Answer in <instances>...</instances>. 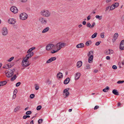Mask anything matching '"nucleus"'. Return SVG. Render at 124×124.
Returning a JSON list of instances; mask_svg holds the SVG:
<instances>
[{
  "label": "nucleus",
  "mask_w": 124,
  "mask_h": 124,
  "mask_svg": "<svg viewBox=\"0 0 124 124\" xmlns=\"http://www.w3.org/2000/svg\"><path fill=\"white\" fill-rule=\"evenodd\" d=\"M30 64V63H29V61L28 59L24 58L22 62V67H26L29 66Z\"/></svg>",
  "instance_id": "1"
},
{
  "label": "nucleus",
  "mask_w": 124,
  "mask_h": 124,
  "mask_svg": "<svg viewBox=\"0 0 124 124\" xmlns=\"http://www.w3.org/2000/svg\"><path fill=\"white\" fill-rule=\"evenodd\" d=\"M41 14L45 17H48L50 16V13L48 10H44L41 11Z\"/></svg>",
  "instance_id": "2"
},
{
  "label": "nucleus",
  "mask_w": 124,
  "mask_h": 124,
  "mask_svg": "<svg viewBox=\"0 0 124 124\" xmlns=\"http://www.w3.org/2000/svg\"><path fill=\"white\" fill-rule=\"evenodd\" d=\"M66 44L65 43H61L60 42L57 43L55 46V47L60 50L61 48L64 47L66 46Z\"/></svg>",
  "instance_id": "3"
},
{
  "label": "nucleus",
  "mask_w": 124,
  "mask_h": 124,
  "mask_svg": "<svg viewBox=\"0 0 124 124\" xmlns=\"http://www.w3.org/2000/svg\"><path fill=\"white\" fill-rule=\"evenodd\" d=\"M20 18L23 20L26 19L28 15L27 14L25 13L21 14L20 15Z\"/></svg>",
  "instance_id": "4"
},
{
  "label": "nucleus",
  "mask_w": 124,
  "mask_h": 124,
  "mask_svg": "<svg viewBox=\"0 0 124 124\" xmlns=\"http://www.w3.org/2000/svg\"><path fill=\"white\" fill-rule=\"evenodd\" d=\"M39 21L41 23L43 24H45L47 23V21L46 19L41 17L39 19Z\"/></svg>",
  "instance_id": "5"
},
{
  "label": "nucleus",
  "mask_w": 124,
  "mask_h": 124,
  "mask_svg": "<svg viewBox=\"0 0 124 124\" xmlns=\"http://www.w3.org/2000/svg\"><path fill=\"white\" fill-rule=\"evenodd\" d=\"M2 35L5 36L7 35L8 34V30L6 27H3L2 30Z\"/></svg>",
  "instance_id": "6"
},
{
  "label": "nucleus",
  "mask_w": 124,
  "mask_h": 124,
  "mask_svg": "<svg viewBox=\"0 0 124 124\" xmlns=\"http://www.w3.org/2000/svg\"><path fill=\"white\" fill-rule=\"evenodd\" d=\"M13 74L14 73L13 71L11 70H9L8 72L6 73V76L8 78L11 77Z\"/></svg>",
  "instance_id": "7"
},
{
  "label": "nucleus",
  "mask_w": 124,
  "mask_h": 124,
  "mask_svg": "<svg viewBox=\"0 0 124 124\" xmlns=\"http://www.w3.org/2000/svg\"><path fill=\"white\" fill-rule=\"evenodd\" d=\"M10 10L11 12L15 14L17 13L18 11L17 8L15 6L11 7L10 8Z\"/></svg>",
  "instance_id": "8"
},
{
  "label": "nucleus",
  "mask_w": 124,
  "mask_h": 124,
  "mask_svg": "<svg viewBox=\"0 0 124 124\" xmlns=\"http://www.w3.org/2000/svg\"><path fill=\"white\" fill-rule=\"evenodd\" d=\"M8 22V23L11 24H14L16 22V20L13 18L9 19Z\"/></svg>",
  "instance_id": "9"
},
{
  "label": "nucleus",
  "mask_w": 124,
  "mask_h": 124,
  "mask_svg": "<svg viewBox=\"0 0 124 124\" xmlns=\"http://www.w3.org/2000/svg\"><path fill=\"white\" fill-rule=\"evenodd\" d=\"M119 48L121 50H123L124 49V40H122L120 42Z\"/></svg>",
  "instance_id": "10"
},
{
  "label": "nucleus",
  "mask_w": 124,
  "mask_h": 124,
  "mask_svg": "<svg viewBox=\"0 0 124 124\" xmlns=\"http://www.w3.org/2000/svg\"><path fill=\"white\" fill-rule=\"evenodd\" d=\"M33 54L34 53L32 52H31L27 54L25 58L28 59L29 58L32 57Z\"/></svg>",
  "instance_id": "11"
},
{
  "label": "nucleus",
  "mask_w": 124,
  "mask_h": 124,
  "mask_svg": "<svg viewBox=\"0 0 124 124\" xmlns=\"http://www.w3.org/2000/svg\"><path fill=\"white\" fill-rule=\"evenodd\" d=\"M95 24V23L94 22L93 23L92 25L90 23H87L86 24V26L88 27H89L90 28H92L94 27Z\"/></svg>",
  "instance_id": "12"
},
{
  "label": "nucleus",
  "mask_w": 124,
  "mask_h": 124,
  "mask_svg": "<svg viewBox=\"0 0 124 124\" xmlns=\"http://www.w3.org/2000/svg\"><path fill=\"white\" fill-rule=\"evenodd\" d=\"M118 35L117 33H116L114 34L113 37V38L112 39L113 42L114 43L117 39Z\"/></svg>",
  "instance_id": "13"
},
{
  "label": "nucleus",
  "mask_w": 124,
  "mask_h": 124,
  "mask_svg": "<svg viewBox=\"0 0 124 124\" xmlns=\"http://www.w3.org/2000/svg\"><path fill=\"white\" fill-rule=\"evenodd\" d=\"M64 95H65L67 97L69 95V93L68 90L67 89H65L63 91Z\"/></svg>",
  "instance_id": "14"
},
{
  "label": "nucleus",
  "mask_w": 124,
  "mask_h": 124,
  "mask_svg": "<svg viewBox=\"0 0 124 124\" xmlns=\"http://www.w3.org/2000/svg\"><path fill=\"white\" fill-rule=\"evenodd\" d=\"M84 45L83 43H81L78 44L76 46V47L77 48H81L84 47Z\"/></svg>",
  "instance_id": "15"
},
{
  "label": "nucleus",
  "mask_w": 124,
  "mask_h": 124,
  "mask_svg": "<svg viewBox=\"0 0 124 124\" xmlns=\"http://www.w3.org/2000/svg\"><path fill=\"white\" fill-rule=\"evenodd\" d=\"M81 75V74L79 73H77L75 75V80H77L79 78L80 76Z\"/></svg>",
  "instance_id": "16"
},
{
  "label": "nucleus",
  "mask_w": 124,
  "mask_h": 124,
  "mask_svg": "<svg viewBox=\"0 0 124 124\" xmlns=\"http://www.w3.org/2000/svg\"><path fill=\"white\" fill-rule=\"evenodd\" d=\"M70 80V78H67L64 81V84L66 85L68 84Z\"/></svg>",
  "instance_id": "17"
},
{
  "label": "nucleus",
  "mask_w": 124,
  "mask_h": 124,
  "mask_svg": "<svg viewBox=\"0 0 124 124\" xmlns=\"http://www.w3.org/2000/svg\"><path fill=\"white\" fill-rule=\"evenodd\" d=\"M93 55H90L88 59V62L90 63L92 62L93 60Z\"/></svg>",
  "instance_id": "18"
},
{
  "label": "nucleus",
  "mask_w": 124,
  "mask_h": 124,
  "mask_svg": "<svg viewBox=\"0 0 124 124\" xmlns=\"http://www.w3.org/2000/svg\"><path fill=\"white\" fill-rule=\"evenodd\" d=\"M57 78H62L63 77L62 73L61 72L58 73L57 75Z\"/></svg>",
  "instance_id": "19"
},
{
  "label": "nucleus",
  "mask_w": 124,
  "mask_h": 124,
  "mask_svg": "<svg viewBox=\"0 0 124 124\" xmlns=\"http://www.w3.org/2000/svg\"><path fill=\"white\" fill-rule=\"evenodd\" d=\"M82 62L80 61L78 62L77 63V66L78 68H80L82 65Z\"/></svg>",
  "instance_id": "20"
},
{
  "label": "nucleus",
  "mask_w": 124,
  "mask_h": 124,
  "mask_svg": "<svg viewBox=\"0 0 124 124\" xmlns=\"http://www.w3.org/2000/svg\"><path fill=\"white\" fill-rule=\"evenodd\" d=\"M49 29V27H47L45 28L42 31V33H44L48 31Z\"/></svg>",
  "instance_id": "21"
},
{
  "label": "nucleus",
  "mask_w": 124,
  "mask_h": 124,
  "mask_svg": "<svg viewBox=\"0 0 124 124\" xmlns=\"http://www.w3.org/2000/svg\"><path fill=\"white\" fill-rule=\"evenodd\" d=\"M112 93L114 94L115 95H119V93L117 91L116 89H114L112 91Z\"/></svg>",
  "instance_id": "22"
},
{
  "label": "nucleus",
  "mask_w": 124,
  "mask_h": 124,
  "mask_svg": "<svg viewBox=\"0 0 124 124\" xmlns=\"http://www.w3.org/2000/svg\"><path fill=\"white\" fill-rule=\"evenodd\" d=\"M109 89V88L108 86H107L106 87L103 89L102 91L103 92H107L108 91V90Z\"/></svg>",
  "instance_id": "23"
},
{
  "label": "nucleus",
  "mask_w": 124,
  "mask_h": 124,
  "mask_svg": "<svg viewBox=\"0 0 124 124\" xmlns=\"http://www.w3.org/2000/svg\"><path fill=\"white\" fill-rule=\"evenodd\" d=\"M92 42L90 40H89L86 42L85 43V45L86 46H89L91 44Z\"/></svg>",
  "instance_id": "24"
},
{
  "label": "nucleus",
  "mask_w": 124,
  "mask_h": 124,
  "mask_svg": "<svg viewBox=\"0 0 124 124\" xmlns=\"http://www.w3.org/2000/svg\"><path fill=\"white\" fill-rule=\"evenodd\" d=\"M20 109V106H17L14 109V111L15 112H16L18 110H19Z\"/></svg>",
  "instance_id": "25"
},
{
  "label": "nucleus",
  "mask_w": 124,
  "mask_h": 124,
  "mask_svg": "<svg viewBox=\"0 0 124 124\" xmlns=\"http://www.w3.org/2000/svg\"><path fill=\"white\" fill-rule=\"evenodd\" d=\"M17 78L16 75L15 74L14 75V76L12 77L11 78L10 80L11 81H13L14 80Z\"/></svg>",
  "instance_id": "26"
},
{
  "label": "nucleus",
  "mask_w": 124,
  "mask_h": 124,
  "mask_svg": "<svg viewBox=\"0 0 124 124\" xmlns=\"http://www.w3.org/2000/svg\"><path fill=\"white\" fill-rule=\"evenodd\" d=\"M110 49H109L108 50H107L106 51L105 54L106 55H108V54H112V52H110Z\"/></svg>",
  "instance_id": "27"
},
{
  "label": "nucleus",
  "mask_w": 124,
  "mask_h": 124,
  "mask_svg": "<svg viewBox=\"0 0 124 124\" xmlns=\"http://www.w3.org/2000/svg\"><path fill=\"white\" fill-rule=\"evenodd\" d=\"M46 82L48 85L51 84L52 83V81H50L49 79H47Z\"/></svg>",
  "instance_id": "28"
},
{
  "label": "nucleus",
  "mask_w": 124,
  "mask_h": 124,
  "mask_svg": "<svg viewBox=\"0 0 124 124\" xmlns=\"http://www.w3.org/2000/svg\"><path fill=\"white\" fill-rule=\"evenodd\" d=\"M90 69V65L88 64H87L85 66V70L86 69Z\"/></svg>",
  "instance_id": "29"
},
{
  "label": "nucleus",
  "mask_w": 124,
  "mask_h": 124,
  "mask_svg": "<svg viewBox=\"0 0 124 124\" xmlns=\"http://www.w3.org/2000/svg\"><path fill=\"white\" fill-rule=\"evenodd\" d=\"M113 5L114 6V7L115 8H117L118 7L119 5V3L118 2H116Z\"/></svg>",
  "instance_id": "30"
},
{
  "label": "nucleus",
  "mask_w": 124,
  "mask_h": 124,
  "mask_svg": "<svg viewBox=\"0 0 124 124\" xmlns=\"http://www.w3.org/2000/svg\"><path fill=\"white\" fill-rule=\"evenodd\" d=\"M49 46H50L51 49H52L54 47V48L55 49V48H56V47H55V46L53 44H49Z\"/></svg>",
  "instance_id": "31"
},
{
  "label": "nucleus",
  "mask_w": 124,
  "mask_h": 124,
  "mask_svg": "<svg viewBox=\"0 0 124 124\" xmlns=\"http://www.w3.org/2000/svg\"><path fill=\"white\" fill-rule=\"evenodd\" d=\"M51 48L49 44L47 45L46 46V50L48 51L51 49Z\"/></svg>",
  "instance_id": "32"
},
{
  "label": "nucleus",
  "mask_w": 124,
  "mask_h": 124,
  "mask_svg": "<svg viewBox=\"0 0 124 124\" xmlns=\"http://www.w3.org/2000/svg\"><path fill=\"white\" fill-rule=\"evenodd\" d=\"M97 35V33L96 32L95 33H94L93 35H92V38H95L96 37Z\"/></svg>",
  "instance_id": "33"
},
{
  "label": "nucleus",
  "mask_w": 124,
  "mask_h": 124,
  "mask_svg": "<svg viewBox=\"0 0 124 124\" xmlns=\"http://www.w3.org/2000/svg\"><path fill=\"white\" fill-rule=\"evenodd\" d=\"M8 65H9V68H10L14 65V63H8Z\"/></svg>",
  "instance_id": "34"
},
{
  "label": "nucleus",
  "mask_w": 124,
  "mask_h": 124,
  "mask_svg": "<svg viewBox=\"0 0 124 124\" xmlns=\"http://www.w3.org/2000/svg\"><path fill=\"white\" fill-rule=\"evenodd\" d=\"M3 68H5L6 69H8L9 68V65H8V64H6L3 67Z\"/></svg>",
  "instance_id": "35"
},
{
  "label": "nucleus",
  "mask_w": 124,
  "mask_h": 124,
  "mask_svg": "<svg viewBox=\"0 0 124 124\" xmlns=\"http://www.w3.org/2000/svg\"><path fill=\"white\" fill-rule=\"evenodd\" d=\"M30 117V116L26 115H24L23 116V118L24 119H26L27 118H29Z\"/></svg>",
  "instance_id": "36"
},
{
  "label": "nucleus",
  "mask_w": 124,
  "mask_h": 124,
  "mask_svg": "<svg viewBox=\"0 0 124 124\" xmlns=\"http://www.w3.org/2000/svg\"><path fill=\"white\" fill-rule=\"evenodd\" d=\"M95 17L97 18L99 20H101L102 19V16H100L99 15H96L95 16Z\"/></svg>",
  "instance_id": "37"
},
{
  "label": "nucleus",
  "mask_w": 124,
  "mask_h": 124,
  "mask_svg": "<svg viewBox=\"0 0 124 124\" xmlns=\"http://www.w3.org/2000/svg\"><path fill=\"white\" fill-rule=\"evenodd\" d=\"M115 8L114 6L112 4L110 7V10H112Z\"/></svg>",
  "instance_id": "38"
},
{
  "label": "nucleus",
  "mask_w": 124,
  "mask_h": 124,
  "mask_svg": "<svg viewBox=\"0 0 124 124\" xmlns=\"http://www.w3.org/2000/svg\"><path fill=\"white\" fill-rule=\"evenodd\" d=\"M57 50L56 51L54 50H53L52 51H51V53L52 54H54L55 53L57 52L59 50V49L58 48H57Z\"/></svg>",
  "instance_id": "39"
},
{
  "label": "nucleus",
  "mask_w": 124,
  "mask_h": 124,
  "mask_svg": "<svg viewBox=\"0 0 124 124\" xmlns=\"http://www.w3.org/2000/svg\"><path fill=\"white\" fill-rule=\"evenodd\" d=\"M31 113V112L30 111H27L26 113V114L27 115H30Z\"/></svg>",
  "instance_id": "40"
},
{
  "label": "nucleus",
  "mask_w": 124,
  "mask_h": 124,
  "mask_svg": "<svg viewBox=\"0 0 124 124\" xmlns=\"http://www.w3.org/2000/svg\"><path fill=\"white\" fill-rule=\"evenodd\" d=\"M43 121V120L42 119H39L38 121V124H40L41 123H42Z\"/></svg>",
  "instance_id": "41"
},
{
  "label": "nucleus",
  "mask_w": 124,
  "mask_h": 124,
  "mask_svg": "<svg viewBox=\"0 0 124 124\" xmlns=\"http://www.w3.org/2000/svg\"><path fill=\"white\" fill-rule=\"evenodd\" d=\"M41 108V106L39 105L38 106L37 108V109L38 110H40Z\"/></svg>",
  "instance_id": "42"
},
{
  "label": "nucleus",
  "mask_w": 124,
  "mask_h": 124,
  "mask_svg": "<svg viewBox=\"0 0 124 124\" xmlns=\"http://www.w3.org/2000/svg\"><path fill=\"white\" fill-rule=\"evenodd\" d=\"M35 95L34 94H31L30 95V97L31 99H33L35 97Z\"/></svg>",
  "instance_id": "43"
},
{
  "label": "nucleus",
  "mask_w": 124,
  "mask_h": 124,
  "mask_svg": "<svg viewBox=\"0 0 124 124\" xmlns=\"http://www.w3.org/2000/svg\"><path fill=\"white\" fill-rule=\"evenodd\" d=\"M14 57H12L8 60V61L9 62H10L14 59Z\"/></svg>",
  "instance_id": "44"
},
{
  "label": "nucleus",
  "mask_w": 124,
  "mask_h": 124,
  "mask_svg": "<svg viewBox=\"0 0 124 124\" xmlns=\"http://www.w3.org/2000/svg\"><path fill=\"white\" fill-rule=\"evenodd\" d=\"M50 58L52 62L55 60L56 59V58L55 57H52Z\"/></svg>",
  "instance_id": "45"
},
{
  "label": "nucleus",
  "mask_w": 124,
  "mask_h": 124,
  "mask_svg": "<svg viewBox=\"0 0 124 124\" xmlns=\"http://www.w3.org/2000/svg\"><path fill=\"white\" fill-rule=\"evenodd\" d=\"M124 82V81L123 80V81H117V83L118 84H121V83H122Z\"/></svg>",
  "instance_id": "46"
},
{
  "label": "nucleus",
  "mask_w": 124,
  "mask_h": 124,
  "mask_svg": "<svg viewBox=\"0 0 124 124\" xmlns=\"http://www.w3.org/2000/svg\"><path fill=\"white\" fill-rule=\"evenodd\" d=\"M104 33H101V38H103L104 37Z\"/></svg>",
  "instance_id": "47"
},
{
  "label": "nucleus",
  "mask_w": 124,
  "mask_h": 124,
  "mask_svg": "<svg viewBox=\"0 0 124 124\" xmlns=\"http://www.w3.org/2000/svg\"><path fill=\"white\" fill-rule=\"evenodd\" d=\"M39 57L38 56H36L32 58V60L33 61H34L36 60Z\"/></svg>",
  "instance_id": "48"
},
{
  "label": "nucleus",
  "mask_w": 124,
  "mask_h": 124,
  "mask_svg": "<svg viewBox=\"0 0 124 124\" xmlns=\"http://www.w3.org/2000/svg\"><path fill=\"white\" fill-rule=\"evenodd\" d=\"M21 83L20 82L17 83L16 84V86L17 87Z\"/></svg>",
  "instance_id": "49"
},
{
  "label": "nucleus",
  "mask_w": 124,
  "mask_h": 124,
  "mask_svg": "<svg viewBox=\"0 0 124 124\" xmlns=\"http://www.w3.org/2000/svg\"><path fill=\"white\" fill-rule=\"evenodd\" d=\"M51 58H50L46 62V63H49L51 62Z\"/></svg>",
  "instance_id": "50"
},
{
  "label": "nucleus",
  "mask_w": 124,
  "mask_h": 124,
  "mask_svg": "<svg viewBox=\"0 0 124 124\" xmlns=\"http://www.w3.org/2000/svg\"><path fill=\"white\" fill-rule=\"evenodd\" d=\"M101 42V41H99V42H96L95 43V45L96 46H98L100 44V43Z\"/></svg>",
  "instance_id": "51"
},
{
  "label": "nucleus",
  "mask_w": 124,
  "mask_h": 124,
  "mask_svg": "<svg viewBox=\"0 0 124 124\" xmlns=\"http://www.w3.org/2000/svg\"><path fill=\"white\" fill-rule=\"evenodd\" d=\"M93 52L92 51H91L89 52V53L87 55L88 56L90 55L91 54H93Z\"/></svg>",
  "instance_id": "52"
},
{
  "label": "nucleus",
  "mask_w": 124,
  "mask_h": 124,
  "mask_svg": "<svg viewBox=\"0 0 124 124\" xmlns=\"http://www.w3.org/2000/svg\"><path fill=\"white\" fill-rule=\"evenodd\" d=\"M112 68L114 69H116L117 68L116 66L115 65H114L113 66Z\"/></svg>",
  "instance_id": "53"
},
{
  "label": "nucleus",
  "mask_w": 124,
  "mask_h": 124,
  "mask_svg": "<svg viewBox=\"0 0 124 124\" xmlns=\"http://www.w3.org/2000/svg\"><path fill=\"white\" fill-rule=\"evenodd\" d=\"M3 85H5L7 83V82L6 81H2Z\"/></svg>",
  "instance_id": "54"
},
{
  "label": "nucleus",
  "mask_w": 124,
  "mask_h": 124,
  "mask_svg": "<svg viewBox=\"0 0 124 124\" xmlns=\"http://www.w3.org/2000/svg\"><path fill=\"white\" fill-rule=\"evenodd\" d=\"M99 108V107L98 106H95L94 108V110H96L98 109Z\"/></svg>",
  "instance_id": "55"
},
{
  "label": "nucleus",
  "mask_w": 124,
  "mask_h": 124,
  "mask_svg": "<svg viewBox=\"0 0 124 124\" xmlns=\"http://www.w3.org/2000/svg\"><path fill=\"white\" fill-rule=\"evenodd\" d=\"M110 7V6H109L106 8V10H105V11L106 12L108 10V9Z\"/></svg>",
  "instance_id": "56"
},
{
  "label": "nucleus",
  "mask_w": 124,
  "mask_h": 124,
  "mask_svg": "<svg viewBox=\"0 0 124 124\" xmlns=\"http://www.w3.org/2000/svg\"><path fill=\"white\" fill-rule=\"evenodd\" d=\"M27 0H20V1L22 2L25 3L27 1Z\"/></svg>",
  "instance_id": "57"
},
{
  "label": "nucleus",
  "mask_w": 124,
  "mask_h": 124,
  "mask_svg": "<svg viewBox=\"0 0 124 124\" xmlns=\"http://www.w3.org/2000/svg\"><path fill=\"white\" fill-rule=\"evenodd\" d=\"M32 51V50H31V49L30 48L27 51V53H30L31 52V51Z\"/></svg>",
  "instance_id": "58"
},
{
  "label": "nucleus",
  "mask_w": 124,
  "mask_h": 124,
  "mask_svg": "<svg viewBox=\"0 0 124 124\" xmlns=\"http://www.w3.org/2000/svg\"><path fill=\"white\" fill-rule=\"evenodd\" d=\"M39 88V87L38 86H35V89L36 90H38Z\"/></svg>",
  "instance_id": "59"
},
{
  "label": "nucleus",
  "mask_w": 124,
  "mask_h": 124,
  "mask_svg": "<svg viewBox=\"0 0 124 124\" xmlns=\"http://www.w3.org/2000/svg\"><path fill=\"white\" fill-rule=\"evenodd\" d=\"M91 18V16L90 15H89L87 17V20L88 21Z\"/></svg>",
  "instance_id": "60"
},
{
  "label": "nucleus",
  "mask_w": 124,
  "mask_h": 124,
  "mask_svg": "<svg viewBox=\"0 0 124 124\" xmlns=\"http://www.w3.org/2000/svg\"><path fill=\"white\" fill-rule=\"evenodd\" d=\"M111 1V0H106V2L107 3H108L110 2Z\"/></svg>",
  "instance_id": "61"
},
{
  "label": "nucleus",
  "mask_w": 124,
  "mask_h": 124,
  "mask_svg": "<svg viewBox=\"0 0 124 124\" xmlns=\"http://www.w3.org/2000/svg\"><path fill=\"white\" fill-rule=\"evenodd\" d=\"M16 97V94H14L13 96V99H15Z\"/></svg>",
  "instance_id": "62"
},
{
  "label": "nucleus",
  "mask_w": 124,
  "mask_h": 124,
  "mask_svg": "<svg viewBox=\"0 0 124 124\" xmlns=\"http://www.w3.org/2000/svg\"><path fill=\"white\" fill-rule=\"evenodd\" d=\"M106 59L107 60H109L110 59V57L109 56H107L106 57Z\"/></svg>",
  "instance_id": "63"
},
{
  "label": "nucleus",
  "mask_w": 124,
  "mask_h": 124,
  "mask_svg": "<svg viewBox=\"0 0 124 124\" xmlns=\"http://www.w3.org/2000/svg\"><path fill=\"white\" fill-rule=\"evenodd\" d=\"M17 92V90L16 89H15L14 91V92L15 93V94H16Z\"/></svg>",
  "instance_id": "64"
}]
</instances>
